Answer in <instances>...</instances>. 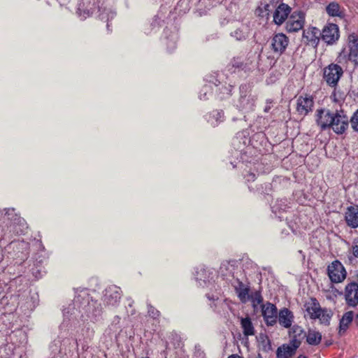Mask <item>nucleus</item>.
Here are the masks:
<instances>
[{
	"mask_svg": "<svg viewBox=\"0 0 358 358\" xmlns=\"http://www.w3.org/2000/svg\"><path fill=\"white\" fill-rule=\"evenodd\" d=\"M343 74L342 68L336 64H331L323 70V78L328 85L334 87Z\"/></svg>",
	"mask_w": 358,
	"mask_h": 358,
	"instance_id": "1",
	"label": "nucleus"
},
{
	"mask_svg": "<svg viewBox=\"0 0 358 358\" xmlns=\"http://www.w3.org/2000/svg\"><path fill=\"white\" fill-rule=\"evenodd\" d=\"M339 57L358 64V36L355 33L349 35L348 50H343Z\"/></svg>",
	"mask_w": 358,
	"mask_h": 358,
	"instance_id": "2",
	"label": "nucleus"
},
{
	"mask_svg": "<svg viewBox=\"0 0 358 358\" xmlns=\"http://www.w3.org/2000/svg\"><path fill=\"white\" fill-rule=\"evenodd\" d=\"M328 275L331 282L338 283L346 278V271L343 265L338 260L334 261L327 268Z\"/></svg>",
	"mask_w": 358,
	"mask_h": 358,
	"instance_id": "3",
	"label": "nucleus"
},
{
	"mask_svg": "<svg viewBox=\"0 0 358 358\" xmlns=\"http://www.w3.org/2000/svg\"><path fill=\"white\" fill-rule=\"evenodd\" d=\"M121 297L120 288L115 285H110L104 290L103 301L107 306H115L120 302Z\"/></svg>",
	"mask_w": 358,
	"mask_h": 358,
	"instance_id": "4",
	"label": "nucleus"
},
{
	"mask_svg": "<svg viewBox=\"0 0 358 358\" xmlns=\"http://www.w3.org/2000/svg\"><path fill=\"white\" fill-rule=\"evenodd\" d=\"M333 117L334 120L329 128H331L335 133L342 134L348 127V117L343 110L334 112Z\"/></svg>",
	"mask_w": 358,
	"mask_h": 358,
	"instance_id": "5",
	"label": "nucleus"
},
{
	"mask_svg": "<svg viewBox=\"0 0 358 358\" xmlns=\"http://www.w3.org/2000/svg\"><path fill=\"white\" fill-rule=\"evenodd\" d=\"M305 23V14L301 12H294L288 18L285 29L288 32H296L301 30Z\"/></svg>",
	"mask_w": 358,
	"mask_h": 358,
	"instance_id": "6",
	"label": "nucleus"
},
{
	"mask_svg": "<svg viewBox=\"0 0 358 358\" xmlns=\"http://www.w3.org/2000/svg\"><path fill=\"white\" fill-rule=\"evenodd\" d=\"M339 28L335 24H328L321 32V38L327 45L334 44L339 38Z\"/></svg>",
	"mask_w": 358,
	"mask_h": 358,
	"instance_id": "7",
	"label": "nucleus"
},
{
	"mask_svg": "<svg viewBox=\"0 0 358 358\" xmlns=\"http://www.w3.org/2000/svg\"><path fill=\"white\" fill-rule=\"evenodd\" d=\"M314 106V100L311 96H299L296 99V110L301 116H306L312 111Z\"/></svg>",
	"mask_w": 358,
	"mask_h": 358,
	"instance_id": "8",
	"label": "nucleus"
},
{
	"mask_svg": "<svg viewBox=\"0 0 358 358\" xmlns=\"http://www.w3.org/2000/svg\"><path fill=\"white\" fill-rule=\"evenodd\" d=\"M264 320L268 326H273L277 322L278 310L276 306L269 302L262 306Z\"/></svg>",
	"mask_w": 358,
	"mask_h": 358,
	"instance_id": "9",
	"label": "nucleus"
},
{
	"mask_svg": "<svg viewBox=\"0 0 358 358\" xmlns=\"http://www.w3.org/2000/svg\"><path fill=\"white\" fill-rule=\"evenodd\" d=\"M288 44L289 38L282 33L275 34L271 40L272 50L278 55H281L285 52Z\"/></svg>",
	"mask_w": 358,
	"mask_h": 358,
	"instance_id": "10",
	"label": "nucleus"
},
{
	"mask_svg": "<svg viewBox=\"0 0 358 358\" xmlns=\"http://www.w3.org/2000/svg\"><path fill=\"white\" fill-rule=\"evenodd\" d=\"M345 299L347 304L351 307L358 305V284L350 282L345 288Z\"/></svg>",
	"mask_w": 358,
	"mask_h": 358,
	"instance_id": "11",
	"label": "nucleus"
},
{
	"mask_svg": "<svg viewBox=\"0 0 358 358\" xmlns=\"http://www.w3.org/2000/svg\"><path fill=\"white\" fill-rule=\"evenodd\" d=\"M334 112H331L329 110L320 109L317 110V123L322 130H325L330 127L334 120Z\"/></svg>",
	"mask_w": 358,
	"mask_h": 358,
	"instance_id": "12",
	"label": "nucleus"
},
{
	"mask_svg": "<svg viewBox=\"0 0 358 358\" xmlns=\"http://www.w3.org/2000/svg\"><path fill=\"white\" fill-rule=\"evenodd\" d=\"M301 342L297 341L296 338L292 341V345H282L277 349V358H291L294 354L296 349L299 347Z\"/></svg>",
	"mask_w": 358,
	"mask_h": 358,
	"instance_id": "13",
	"label": "nucleus"
},
{
	"mask_svg": "<svg viewBox=\"0 0 358 358\" xmlns=\"http://www.w3.org/2000/svg\"><path fill=\"white\" fill-rule=\"evenodd\" d=\"M345 221L347 225L352 229L358 227V206H348L345 212Z\"/></svg>",
	"mask_w": 358,
	"mask_h": 358,
	"instance_id": "14",
	"label": "nucleus"
},
{
	"mask_svg": "<svg viewBox=\"0 0 358 358\" xmlns=\"http://www.w3.org/2000/svg\"><path fill=\"white\" fill-rule=\"evenodd\" d=\"M291 12V8L286 3H280L273 13V22L278 24H282L288 17Z\"/></svg>",
	"mask_w": 358,
	"mask_h": 358,
	"instance_id": "15",
	"label": "nucleus"
},
{
	"mask_svg": "<svg viewBox=\"0 0 358 358\" xmlns=\"http://www.w3.org/2000/svg\"><path fill=\"white\" fill-rule=\"evenodd\" d=\"M320 31L316 27H308L303 31V38L308 44L316 47L320 42Z\"/></svg>",
	"mask_w": 358,
	"mask_h": 358,
	"instance_id": "16",
	"label": "nucleus"
},
{
	"mask_svg": "<svg viewBox=\"0 0 358 358\" xmlns=\"http://www.w3.org/2000/svg\"><path fill=\"white\" fill-rule=\"evenodd\" d=\"M304 308L310 318L313 320H315L317 317H319L320 312L322 309L315 298H311L308 301L306 302Z\"/></svg>",
	"mask_w": 358,
	"mask_h": 358,
	"instance_id": "17",
	"label": "nucleus"
},
{
	"mask_svg": "<svg viewBox=\"0 0 358 358\" xmlns=\"http://www.w3.org/2000/svg\"><path fill=\"white\" fill-rule=\"evenodd\" d=\"M83 310L87 313L89 317L94 320H96L102 313L101 304L97 301L93 299L86 306Z\"/></svg>",
	"mask_w": 358,
	"mask_h": 358,
	"instance_id": "18",
	"label": "nucleus"
},
{
	"mask_svg": "<svg viewBox=\"0 0 358 358\" xmlns=\"http://www.w3.org/2000/svg\"><path fill=\"white\" fill-rule=\"evenodd\" d=\"M91 300L92 299L87 289H77L73 299V303L75 305L80 306L83 310Z\"/></svg>",
	"mask_w": 358,
	"mask_h": 358,
	"instance_id": "19",
	"label": "nucleus"
},
{
	"mask_svg": "<svg viewBox=\"0 0 358 358\" xmlns=\"http://www.w3.org/2000/svg\"><path fill=\"white\" fill-rule=\"evenodd\" d=\"M294 321V315L289 309L284 308L278 313L279 324L285 327L289 328Z\"/></svg>",
	"mask_w": 358,
	"mask_h": 358,
	"instance_id": "20",
	"label": "nucleus"
},
{
	"mask_svg": "<svg viewBox=\"0 0 358 358\" xmlns=\"http://www.w3.org/2000/svg\"><path fill=\"white\" fill-rule=\"evenodd\" d=\"M322 341V334L320 332L309 329L306 335V341L310 345H317Z\"/></svg>",
	"mask_w": 358,
	"mask_h": 358,
	"instance_id": "21",
	"label": "nucleus"
},
{
	"mask_svg": "<svg viewBox=\"0 0 358 358\" xmlns=\"http://www.w3.org/2000/svg\"><path fill=\"white\" fill-rule=\"evenodd\" d=\"M354 314L352 311L345 313L340 321L339 334L344 333L348 328L349 324L352 321Z\"/></svg>",
	"mask_w": 358,
	"mask_h": 358,
	"instance_id": "22",
	"label": "nucleus"
},
{
	"mask_svg": "<svg viewBox=\"0 0 358 358\" xmlns=\"http://www.w3.org/2000/svg\"><path fill=\"white\" fill-rule=\"evenodd\" d=\"M241 324L243 333L245 336H252L255 334V329L251 320L249 317L241 318Z\"/></svg>",
	"mask_w": 358,
	"mask_h": 358,
	"instance_id": "23",
	"label": "nucleus"
},
{
	"mask_svg": "<svg viewBox=\"0 0 358 358\" xmlns=\"http://www.w3.org/2000/svg\"><path fill=\"white\" fill-rule=\"evenodd\" d=\"M259 350L265 353L272 351L271 341L266 335H260Z\"/></svg>",
	"mask_w": 358,
	"mask_h": 358,
	"instance_id": "24",
	"label": "nucleus"
},
{
	"mask_svg": "<svg viewBox=\"0 0 358 358\" xmlns=\"http://www.w3.org/2000/svg\"><path fill=\"white\" fill-rule=\"evenodd\" d=\"M326 11L329 15L332 17H341L343 15L341 6L336 2L330 3L327 6Z\"/></svg>",
	"mask_w": 358,
	"mask_h": 358,
	"instance_id": "25",
	"label": "nucleus"
},
{
	"mask_svg": "<svg viewBox=\"0 0 358 358\" xmlns=\"http://www.w3.org/2000/svg\"><path fill=\"white\" fill-rule=\"evenodd\" d=\"M236 294L243 303H245L250 297L249 288L240 282L239 286L236 288Z\"/></svg>",
	"mask_w": 358,
	"mask_h": 358,
	"instance_id": "26",
	"label": "nucleus"
},
{
	"mask_svg": "<svg viewBox=\"0 0 358 358\" xmlns=\"http://www.w3.org/2000/svg\"><path fill=\"white\" fill-rule=\"evenodd\" d=\"M249 34L248 28L245 26H242L236 29L231 34V36L234 37L237 41L245 40Z\"/></svg>",
	"mask_w": 358,
	"mask_h": 358,
	"instance_id": "27",
	"label": "nucleus"
},
{
	"mask_svg": "<svg viewBox=\"0 0 358 358\" xmlns=\"http://www.w3.org/2000/svg\"><path fill=\"white\" fill-rule=\"evenodd\" d=\"M318 316L319 317H317V319H319L322 324L328 325L329 324L330 319L332 317V313L330 310L324 308L320 310V315Z\"/></svg>",
	"mask_w": 358,
	"mask_h": 358,
	"instance_id": "28",
	"label": "nucleus"
},
{
	"mask_svg": "<svg viewBox=\"0 0 358 358\" xmlns=\"http://www.w3.org/2000/svg\"><path fill=\"white\" fill-rule=\"evenodd\" d=\"M249 299H250L252 306L256 308L257 306L260 305L263 301V297L260 292L256 291L250 295Z\"/></svg>",
	"mask_w": 358,
	"mask_h": 358,
	"instance_id": "29",
	"label": "nucleus"
},
{
	"mask_svg": "<svg viewBox=\"0 0 358 358\" xmlns=\"http://www.w3.org/2000/svg\"><path fill=\"white\" fill-rule=\"evenodd\" d=\"M292 333L293 334L292 341L296 338L297 341H300L299 339L306 336L303 329L297 325H295L292 328Z\"/></svg>",
	"mask_w": 358,
	"mask_h": 358,
	"instance_id": "30",
	"label": "nucleus"
},
{
	"mask_svg": "<svg viewBox=\"0 0 358 358\" xmlns=\"http://www.w3.org/2000/svg\"><path fill=\"white\" fill-rule=\"evenodd\" d=\"M5 211V216H7V219L11 221H16L20 220V217L15 213V208H8L3 210Z\"/></svg>",
	"mask_w": 358,
	"mask_h": 358,
	"instance_id": "31",
	"label": "nucleus"
},
{
	"mask_svg": "<svg viewBox=\"0 0 358 358\" xmlns=\"http://www.w3.org/2000/svg\"><path fill=\"white\" fill-rule=\"evenodd\" d=\"M350 123L353 130L358 132V110L352 116Z\"/></svg>",
	"mask_w": 358,
	"mask_h": 358,
	"instance_id": "32",
	"label": "nucleus"
},
{
	"mask_svg": "<svg viewBox=\"0 0 358 358\" xmlns=\"http://www.w3.org/2000/svg\"><path fill=\"white\" fill-rule=\"evenodd\" d=\"M208 94H210V87L209 86H204L201 92H200V95H199V97H200V99H208Z\"/></svg>",
	"mask_w": 358,
	"mask_h": 358,
	"instance_id": "33",
	"label": "nucleus"
},
{
	"mask_svg": "<svg viewBox=\"0 0 358 358\" xmlns=\"http://www.w3.org/2000/svg\"><path fill=\"white\" fill-rule=\"evenodd\" d=\"M148 314L150 317H153V318H157L159 316V311L157 310L155 307H153L151 305H148Z\"/></svg>",
	"mask_w": 358,
	"mask_h": 358,
	"instance_id": "34",
	"label": "nucleus"
},
{
	"mask_svg": "<svg viewBox=\"0 0 358 358\" xmlns=\"http://www.w3.org/2000/svg\"><path fill=\"white\" fill-rule=\"evenodd\" d=\"M223 116V112L220 110H214L210 114V118L212 117L218 122Z\"/></svg>",
	"mask_w": 358,
	"mask_h": 358,
	"instance_id": "35",
	"label": "nucleus"
},
{
	"mask_svg": "<svg viewBox=\"0 0 358 358\" xmlns=\"http://www.w3.org/2000/svg\"><path fill=\"white\" fill-rule=\"evenodd\" d=\"M352 254L355 257L358 258V238H355L353 241Z\"/></svg>",
	"mask_w": 358,
	"mask_h": 358,
	"instance_id": "36",
	"label": "nucleus"
},
{
	"mask_svg": "<svg viewBox=\"0 0 358 358\" xmlns=\"http://www.w3.org/2000/svg\"><path fill=\"white\" fill-rule=\"evenodd\" d=\"M272 103V101L267 100L266 106L264 108V112L267 113L271 109V104Z\"/></svg>",
	"mask_w": 358,
	"mask_h": 358,
	"instance_id": "37",
	"label": "nucleus"
},
{
	"mask_svg": "<svg viewBox=\"0 0 358 358\" xmlns=\"http://www.w3.org/2000/svg\"><path fill=\"white\" fill-rule=\"evenodd\" d=\"M242 62H236V59H234L233 61H232V65L233 66H235V67H237V68H239V67H241L242 66Z\"/></svg>",
	"mask_w": 358,
	"mask_h": 358,
	"instance_id": "38",
	"label": "nucleus"
},
{
	"mask_svg": "<svg viewBox=\"0 0 358 358\" xmlns=\"http://www.w3.org/2000/svg\"><path fill=\"white\" fill-rule=\"evenodd\" d=\"M255 174H253V173H250V174L248 176V177H247V180H253L255 179Z\"/></svg>",
	"mask_w": 358,
	"mask_h": 358,
	"instance_id": "39",
	"label": "nucleus"
},
{
	"mask_svg": "<svg viewBox=\"0 0 358 358\" xmlns=\"http://www.w3.org/2000/svg\"><path fill=\"white\" fill-rule=\"evenodd\" d=\"M227 358H243L236 354L231 355Z\"/></svg>",
	"mask_w": 358,
	"mask_h": 358,
	"instance_id": "40",
	"label": "nucleus"
},
{
	"mask_svg": "<svg viewBox=\"0 0 358 358\" xmlns=\"http://www.w3.org/2000/svg\"><path fill=\"white\" fill-rule=\"evenodd\" d=\"M87 1H88L87 0H82L81 3H80V7L78 8L79 11L82 10L81 4L83 3V5H85V2H87Z\"/></svg>",
	"mask_w": 358,
	"mask_h": 358,
	"instance_id": "41",
	"label": "nucleus"
},
{
	"mask_svg": "<svg viewBox=\"0 0 358 358\" xmlns=\"http://www.w3.org/2000/svg\"><path fill=\"white\" fill-rule=\"evenodd\" d=\"M255 358H263L262 355L260 353H258L255 357Z\"/></svg>",
	"mask_w": 358,
	"mask_h": 358,
	"instance_id": "42",
	"label": "nucleus"
},
{
	"mask_svg": "<svg viewBox=\"0 0 358 358\" xmlns=\"http://www.w3.org/2000/svg\"><path fill=\"white\" fill-rule=\"evenodd\" d=\"M120 317L119 316H116V317H115V321H117V322H120Z\"/></svg>",
	"mask_w": 358,
	"mask_h": 358,
	"instance_id": "43",
	"label": "nucleus"
},
{
	"mask_svg": "<svg viewBox=\"0 0 358 358\" xmlns=\"http://www.w3.org/2000/svg\"><path fill=\"white\" fill-rule=\"evenodd\" d=\"M297 358H307L306 356L303 355H299Z\"/></svg>",
	"mask_w": 358,
	"mask_h": 358,
	"instance_id": "44",
	"label": "nucleus"
},
{
	"mask_svg": "<svg viewBox=\"0 0 358 358\" xmlns=\"http://www.w3.org/2000/svg\"><path fill=\"white\" fill-rule=\"evenodd\" d=\"M355 321H356V322H357V324H358V313L356 315Z\"/></svg>",
	"mask_w": 358,
	"mask_h": 358,
	"instance_id": "45",
	"label": "nucleus"
},
{
	"mask_svg": "<svg viewBox=\"0 0 358 358\" xmlns=\"http://www.w3.org/2000/svg\"><path fill=\"white\" fill-rule=\"evenodd\" d=\"M130 300H131V302H130V303H129V306H132V304H133V303H134V301H133V300H131V299H130Z\"/></svg>",
	"mask_w": 358,
	"mask_h": 358,
	"instance_id": "46",
	"label": "nucleus"
},
{
	"mask_svg": "<svg viewBox=\"0 0 358 358\" xmlns=\"http://www.w3.org/2000/svg\"><path fill=\"white\" fill-rule=\"evenodd\" d=\"M59 1V3L62 5V2H61V0H57Z\"/></svg>",
	"mask_w": 358,
	"mask_h": 358,
	"instance_id": "47",
	"label": "nucleus"
},
{
	"mask_svg": "<svg viewBox=\"0 0 358 358\" xmlns=\"http://www.w3.org/2000/svg\"><path fill=\"white\" fill-rule=\"evenodd\" d=\"M87 15H90V10H87Z\"/></svg>",
	"mask_w": 358,
	"mask_h": 358,
	"instance_id": "48",
	"label": "nucleus"
},
{
	"mask_svg": "<svg viewBox=\"0 0 358 358\" xmlns=\"http://www.w3.org/2000/svg\"><path fill=\"white\" fill-rule=\"evenodd\" d=\"M142 358H149V357H142Z\"/></svg>",
	"mask_w": 358,
	"mask_h": 358,
	"instance_id": "49",
	"label": "nucleus"
}]
</instances>
